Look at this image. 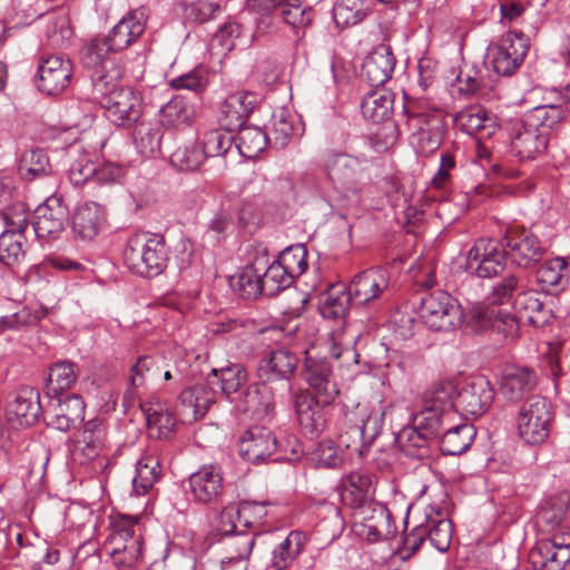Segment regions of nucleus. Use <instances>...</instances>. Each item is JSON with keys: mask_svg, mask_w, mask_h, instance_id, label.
I'll list each match as a JSON object with an SVG mask.
<instances>
[{"mask_svg": "<svg viewBox=\"0 0 570 570\" xmlns=\"http://www.w3.org/2000/svg\"><path fill=\"white\" fill-rule=\"evenodd\" d=\"M286 442L293 455L302 453L301 445L295 438H289ZM276 452H279V455L274 461L285 459L288 449L265 426L250 428L244 433L239 442L240 455L252 463L263 462Z\"/></svg>", "mask_w": 570, "mask_h": 570, "instance_id": "9d476101", "label": "nucleus"}, {"mask_svg": "<svg viewBox=\"0 0 570 570\" xmlns=\"http://www.w3.org/2000/svg\"><path fill=\"white\" fill-rule=\"evenodd\" d=\"M146 27V17L142 10L137 9L114 26L108 36L95 38L82 53V63L87 69L97 71L107 68V62L121 65L117 52L130 46Z\"/></svg>", "mask_w": 570, "mask_h": 570, "instance_id": "20e7f679", "label": "nucleus"}, {"mask_svg": "<svg viewBox=\"0 0 570 570\" xmlns=\"http://www.w3.org/2000/svg\"><path fill=\"white\" fill-rule=\"evenodd\" d=\"M307 250L304 245L289 246L279 258L267 266L262 256L230 275L229 285H293L307 269Z\"/></svg>", "mask_w": 570, "mask_h": 570, "instance_id": "7ed1b4c3", "label": "nucleus"}, {"mask_svg": "<svg viewBox=\"0 0 570 570\" xmlns=\"http://www.w3.org/2000/svg\"><path fill=\"white\" fill-rule=\"evenodd\" d=\"M188 482L195 502L217 503L224 491L223 469L218 464H204L190 474Z\"/></svg>", "mask_w": 570, "mask_h": 570, "instance_id": "412c9836", "label": "nucleus"}, {"mask_svg": "<svg viewBox=\"0 0 570 570\" xmlns=\"http://www.w3.org/2000/svg\"><path fill=\"white\" fill-rule=\"evenodd\" d=\"M244 411L256 419L272 415L275 410V396L267 382L262 381L249 385L243 395Z\"/></svg>", "mask_w": 570, "mask_h": 570, "instance_id": "72a5a7b5", "label": "nucleus"}, {"mask_svg": "<svg viewBox=\"0 0 570 570\" xmlns=\"http://www.w3.org/2000/svg\"><path fill=\"white\" fill-rule=\"evenodd\" d=\"M421 312L428 326L436 332L452 331L463 325V311L448 292L438 288L421 298Z\"/></svg>", "mask_w": 570, "mask_h": 570, "instance_id": "9b49d317", "label": "nucleus"}, {"mask_svg": "<svg viewBox=\"0 0 570 570\" xmlns=\"http://www.w3.org/2000/svg\"><path fill=\"white\" fill-rule=\"evenodd\" d=\"M428 539L433 548L444 552L452 540V522L440 511L426 514L425 521L416 525L406 537L405 546L413 552Z\"/></svg>", "mask_w": 570, "mask_h": 570, "instance_id": "2eb2a0df", "label": "nucleus"}, {"mask_svg": "<svg viewBox=\"0 0 570 570\" xmlns=\"http://www.w3.org/2000/svg\"><path fill=\"white\" fill-rule=\"evenodd\" d=\"M183 414L189 420L203 417L215 401L214 391L206 384H195L179 395Z\"/></svg>", "mask_w": 570, "mask_h": 570, "instance_id": "f704fd0d", "label": "nucleus"}, {"mask_svg": "<svg viewBox=\"0 0 570 570\" xmlns=\"http://www.w3.org/2000/svg\"><path fill=\"white\" fill-rule=\"evenodd\" d=\"M139 409L146 419L148 433L151 438L163 439L170 435L176 421L165 403L153 399L139 403Z\"/></svg>", "mask_w": 570, "mask_h": 570, "instance_id": "2f4dec72", "label": "nucleus"}, {"mask_svg": "<svg viewBox=\"0 0 570 570\" xmlns=\"http://www.w3.org/2000/svg\"><path fill=\"white\" fill-rule=\"evenodd\" d=\"M160 476V464L157 458L145 455L136 464L132 478V491L136 495H145Z\"/></svg>", "mask_w": 570, "mask_h": 570, "instance_id": "603ef678", "label": "nucleus"}, {"mask_svg": "<svg viewBox=\"0 0 570 570\" xmlns=\"http://www.w3.org/2000/svg\"><path fill=\"white\" fill-rule=\"evenodd\" d=\"M372 11V0H337L333 18L337 27L348 28L361 23Z\"/></svg>", "mask_w": 570, "mask_h": 570, "instance_id": "79ce46f5", "label": "nucleus"}, {"mask_svg": "<svg viewBox=\"0 0 570 570\" xmlns=\"http://www.w3.org/2000/svg\"><path fill=\"white\" fill-rule=\"evenodd\" d=\"M530 561L537 570H570V527L558 530L549 541L532 549Z\"/></svg>", "mask_w": 570, "mask_h": 570, "instance_id": "ddd939ff", "label": "nucleus"}, {"mask_svg": "<svg viewBox=\"0 0 570 570\" xmlns=\"http://www.w3.org/2000/svg\"><path fill=\"white\" fill-rule=\"evenodd\" d=\"M455 386L451 381H439L433 383L424 393V403L444 410L448 414L455 416Z\"/></svg>", "mask_w": 570, "mask_h": 570, "instance_id": "6e6d98bb", "label": "nucleus"}, {"mask_svg": "<svg viewBox=\"0 0 570 570\" xmlns=\"http://www.w3.org/2000/svg\"><path fill=\"white\" fill-rule=\"evenodd\" d=\"M394 70V58L387 48L376 49L362 63V77L373 87L389 81Z\"/></svg>", "mask_w": 570, "mask_h": 570, "instance_id": "473e14b6", "label": "nucleus"}, {"mask_svg": "<svg viewBox=\"0 0 570 570\" xmlns=\"http://www.w3.org/2000/svg\"><path fill=\"white\" fill-rule=\"evenodd\" d=\"M503 240L510 249L512 259L521 267H528L542 256L540 240L524 228L508 227Z\"/></svg>", "mask_w": 570, "mask_h": 570, "instance_id": "393cba45", "label": "nucleus"}, {"mask_svg": "<svg viewBox=\"0 0 570 570\" xmlns=\"http://www.w3.org/2000/svg\"><path fill=\"white\" fill-rule=\"evenodd\" d=\"M27 226L26 218L18 223L19 230H4L0 235V263L6 266L19 264L24 257V240L22 229Z\"/></svg>", "mask_w": 570, "mask_h": 570, "instance_id": "a18cd8bd", "label": "nucleus"}, {"mask_svg": "<svg viewBox=\"0 0 570 570\" xmlns=\"http://www.w3.org/2000/svg\"><path fill=\"white\" fill-rule=\"evenodd\" d=\"M340 495L342 502L354 510H358L374 500V485L367 474L352 472L341 479Z\"/></svg>", "mask_w": 570, "mask_h": 570, "instance_id": "cd10ccee", "label": "nucleus"}, {"mask_svg": "<svg viewBox=\"0 0 570 570\" xmlns=\"http://www.w3.org/2000/svg\"><path fill=\"white\" fill-rule=\"evenodd\" d=\"M161 122L166 127L180 128L190 124L194 107L183 96H175L160 109Z\"/></svg>", "mask_w": 570, "mask_h": 570, "instance_id": "5fc2aeb1", "label": "nucleus"}, {"mask_svg": "<svg viewBox=\"0 0 570 570\" xmlns=\"http://www.w3.org/2000/svg\"><path fill=\"white\" fill-rule=\"evenodd\" d=\"M352 301L351 287H326L320 297V312L325 318L344 317Z\"/></svg>", "mask_w": 570, "mask_h": 570, "instance_id": "c03bdc74", "label": "nucleus"}, {"mask_svg": "<svg viewBox=\"0 0 570 570\" xmlns=\"http://www.w3.org/2000/svg\"><path fill=\"white\" fill-rule=\"evenodd\" d=\"M199 142L188 141L178 146L170 155V163L180 170H196L205 161Z\"/></svg>", "mask_w": 570, "mask_h": 570, "instance_id": "bf43d9fd", "label": "nucleus"}, {"mask_svg": "<svg viewBox=\"0 0 570 570\" xmlns=\"http://www.w3.org/2000/svg\"><path fill=\"white\" fill-rule=\"evenodd\" d=\"M403 111L415 151L422 156L435 153L445 132L443 110L429 99H415L406 101Z\"/></svg>", "mask_w": 570, "mask_h": 570, "instance_id": "39448f33", "label": "nucleus"}, {"mask_svg": "<svg viewBox=\"0 0 570 570\" xmlns=\"http://www.w3.org/2000/svg\"><path fill=\"white\" fill-rule=\"evenodd\" d=\"M67 218L68 208L63 205L62 196L52 194L36 209L33 230L40 240L50 242L65 230Z\"/></svg>", "mask_w": 570, "mask_h": 570, "instance_id": "f3484780", "label": "nucleus"}, {"mask_svg": "<svg viewBox=\"0 0 570 570\" xmlns=\"http://www.w3.org/2000/svg\"><path fill=\"white\" fill-rule=\"evenodd\" d=\"M298 365V357L295 352L287 347H278L266 353L258 362L257 375L259 380L267 383L285 382L286 389L291 390V379Z\"/></svg>", "mask_w": 570, "mask_h": 570, "instance_id": "aec40b11", "label": "nucleus"}, {"mask_svg": "<svg viewBox=\"0 0 570 570\" xmlns=\"http://www.w3.org/2000/svg\"><path fill=\"white\" fill-rule=\"evenodd\" d=\"M537 384L533 371L521 366H507L501 376L500 392L509 401L518 402L531 392Z\"/></svg>", "mask_w": 570, "mask_h": 570, "instance_id": "c85d7f7f", "label": "nucleus"}, {"mask_svg": "<svg viewBox=\"0 0 570 570\" xmlns=\"http://www.w3.org/2000/svg\"><path fill=\"white\" fill-rule=\"evenodd\" d=\"M257 96L250 91H236L229 95L220 105L218 124L226 131H235L253 112Z\"/></svg>", "mask_w": 570, "mask_h": 570, "instance_id": "b1692460", "label": "nucleus"}, {"mask_svg": "<svg viewBox=\"0 0 570 570\" xmlns=\"http://www.w3.org/2000/svg\"><path fill=\"white\" fill-rule=\"evenodd\" d=\"M505 252L495 239H479L468 253L466 269L481 278L492 277L503 271Z\"/></svg>", "mask_w": 570, "mask_h": 570, "instance_id": "a211bd4d", "label": "nucleus"}, {"mask_svg": "<svg viewBox=\"0 0 570 570\" xmlns=\"http://www.w3.org/2000/svg\"><path fill=\"white\" fill-rule=\"evenodd\" d=\"M454 124L468 135L490 136L493 132V119L480 105H472L459 111L454 116Z\"/></svg>", "mask_w": 570, "mask_h": 570, "instance_id": "58836bf2", "label": "nucleus"}, {"mask_svg": "<svg viewBox=\"0 0 570 570\" xmlns=\"http://www.w3.org/2000/svg\"><path fill=\"white\" fill-rule=\"evenodd\" d=\"M105 436L106 431L101 420L92 419L83 424L75 446V455L80 463H87L101 453L105 446Z\"/></svg>", "mask_w": 570, "mask_h": 570, "instance_id": "c756f323", "label": "nucleus"}, {"mask_svg": "<svg viewBox=\"0 0 570 570\" xmlns=\"http://www.w3.org/2000/svg\"><path fill=\"white\" fill-rule=\"evenodd\" d=\"M43 35L49 47L55 49L68 48L73 36L68 13L63 10L48 13L45 18Z\"/></svg>", "mask_w": 570, "mask_h": 570, "instance_id": "e433bc0d", "label": "nucleus"}, {"mask_svg": "<svg viewBox=\"0 0 570 570\" xmlns=\"http://www.w3.org/2000/svg\"><path fill=\"white\" fill-rule=\"evenodd\" d=\"M161 376L159 362L149 355H144L137 360L131 367L130 389L125 394V400L134 399L136 390L148 381H156Z\"/></svg>", "mask_w": 570, "mask_h": 570, "instance_id": "8fccbe9b", "label": "nucleus"}, {"mask_svg": "<svg viewBox=\"0 0 570 570\" xmlns=\"http://www.w3.org/2000/svg\"><path fill=\"white\" fill-rule=\"evenodd\" d=\"M86 404L80 395L71 394L58 397L50 405L45 420L49 428L61 432L76 429L85 419Z\"/></svg>", "mask_w": 570, "mask_h": 570, "instance_id": "5701e85b", "label": "nucleus"}, {"mask_svg": "<svg viewBox=\"0 0 570 570\" xmlns=\"http://www.w3.org/2000/svg\"><path fill=\"white\" fill-rule=\"evenodd\" d=\"M139 518L137 515H119L112 522V530L105 544L107 550L115 548V542L120 540L121 546H128L129 539L141 538L137 532Z\"/></svg>", "mask_w": 570, "mask_h": 570, "instance_id": "680f3d73", "label": "nucleus"}, {"mask_svg": "<svg viewBox=\"0 0 570 570\" xmlns=\"http://www.w3.org/2000/svg\"><path fill=\"white\" fill-rule=\"evenodd\" d=\"M148 232H138L130 235L127 239L124 248V262L127 267L135 274L140 275L144 271H147L144 261L147 253V246L149 242Z\"/></svg>", "mask_w": 570, "mask_h": 570, "instance_id": "3c124183", "label": "nucleus"}, {"mask_svg": "<svg viewBox=\"0 0 570 570\" xmlns=\"http://www.w3.org/2000/svg\"><path fill=\"white\" fill-rule=\"evenodd\" d=\"M41 411L39 393L29 386L18 391L14 400L7 407V426L18 431L32 426Z\"/></svg>", "mask_w": 570, "mask_h": 570, "instance_id": "4be33fe9", "label": "nucleus"}, {"mask_svg": "<svg viewBox=\"0 0 570 570\" xmlns=\"http://www.w3.org/2000/svg\"><path fill=\"white\" fill-rule=\"evenodd\" d=\"M78 379V366L76 363L69 361H61L55 363L48 374L47 379V394L56 397L63 391L72 387Z\"/></svg>", "mask_w": 570, "mask_h": 570, "instance_id": "49530a36", "label": "nucleus"}, {"mask_svg": "<svg viewBox=\"0 0 570 570\" xmlns=\"http://www.w3.org/2000/svg\"><path fill=\"white\" fill-rule=\"evenodd\" d=\"M295 132L294 119L289 112L285 109L275 110L271 119L269 141L275 146L285 147Z\"/></svg>", "mask_w": 570, "mask_h": 570, "instance_id": "052dcab7", "label": "nucleus"}, {"mask_svg": "<svg viewBox=\"0 0 570 570\" xmlns=\"http://www.w3.org/2000/svg\"><path fill=\"white\" fill-rule=\"evenodd\" d=\"M305 534L302 531H291L285 539L277 543L272 551L271 568L285 570L301 554L305 546Z\"/></svg>", "mask_w": 570, "mask_h": 570, "instance_id": "a19ab883", "label": "nucleus"}, {"mask_svg": "<svg viewBox=\"0 0 570 570\" xmlns=\"http://www.w3.org/2000/svg\"><path fill=\"white\" fill-rule=\"evenodd\" d=\"M529 50V40L521 32L504 33L497 45L490 48L493 70L500 76H511L522 65Z\"/></svg>", "mask_w": 570, "mask_h": 570, "instance_id": "f8f14e48", "label": "nucleus"}, {"mask_svg": "<svg viewBox=\"0 0 570 570\" xmlns=\"http://www.w3.org/2000/svg\"><path fill=\"white\" fill-rule=\"evenodd\" d=\"M39 0H11L6 19L13 27H22L31 23L42 14L38 7Z\"/></svg>", "mask_w": 570, "mask_h": 570, "instance_id": "e2e57ef3", "label": "nucleus"}, {"mask_svg": "<svg viewBox=\"0 0 570 570\" xmlns=\"http://www.w3.org/2000/svg\"><path fill=\"white\" fill-rule=\"evenodd\" d=\"M320 166L328 184V187L322 190L324 196H330L331 191L343 196L358 191L361 164L357 158L328 149L322 154Z\"/></svg>", "mask_w": 570, "mask_h": 570, "instance_id": "6e6552de", "label": "nucleus"}, {"mask_svg": "<svg viewBox=\"0 0 570 570\" xmlns=\"http://www.w3.org/2000/svg\"><path fill=\"white\" fill-rule=\"evenodd\" d=\"M124 76L122 65L107 62V69L91 71L95 98L100 99L105 117L115 126L130 128L142 116V98L131 87L119 86Z\"/></svg>", "mask_w": 570, "mask_h": 570, "instance_id": "f257e3e1", "label": "nucleus"}, {"mask_svg": "<svg viewBox=\"0 0 570 570\" xmlns=\"http://www.w3.org/2000/svg\"><path fill=\"white\" fill-rule=\"evenodd\" d=\"M304 380L315 392L316 399L308 392L297 393L294 399V407L302 430L314 438L326 428V419L320 404L333 403L338 394V389L333 380L332 366L325 360L307 357Z\"/></svg>", "mask_w": 570, "mask_h": 570, "instance_id": "f03ea898", "label": "nucleus"}, {"mask_svg": "<svg viewBox=\"0 0 570 570\" xmlns=\"http://www.w3.org/2000/svg\"><path fill=\"white\" fill-rule=\"evenodd\" d=\"M384 411L367 404H357L354 410L344 414L345 432L340 433V441L348 452L364 455L384 425Z\"/></svg>", "mask_w": 570, "mask_h": 570, "instance_id": "0eeeda50", "label": "nucleus"}, {"mask_svg": "<svg viewBox=\"0 0 570 570\" xmlns=\"http://www.w3.org/2000/svg\"><path fill=\"white\" fill-rule=\"evenodd\" d=\"M168 261V252L165 237L161 234L149 235L147 253L144 261L147 271L141 273L142 277H154L159 275L166 267Z\"/></svg>", "mask_w": 570, "mask_h": 570, "instance_id": "864d4df0", "label": "nucleus"}, {"mask_svg": "<svg viewBox=\"0 0 570 570\" xmlns=\"http://www.w3.org/2000/svg\"><path fill=\"white\" fill-rule=\"evenodd\" d=\"M213 375L218 379L220 390L227 396L237 392L247 379V374L240 364H230L219 370L214 368Z\"/></svg>", "mask_w": 570, "mask_h": 570, "instance_id": "69168bd1", "label": "nucleus"}, {"mask_svg": "<svg viewBox=\"0 0 570 570\" xmlns=\"http://www.w3.org/2000/svg\"><path fill=\"white\" fill-rule=\"evenodd\" d=\"M233 132L222 128L206 132L199 144L205 158L226 154L234 141Z\"/></svg>", "mask_w": 570, "mask_h": 570, "instance_id": "0e129e2a", "label": "nucleus"}, {"mask_svg": "<svg viewBox=\"0 0 570 570\" xmlns=\"http://www.w3.org/2000/svg\"><path fill=\"white\" fill-rule=\"evenodd\" d=\"M236 147L246 158H255L263 153L269 142V136L257 126H242L237 129Z\"/></svg>", "mask_w": 570, "mask_h": 570, "instance_id": "de8ad7c7", "label": "nucleus"}, {"mask_svg": "<svg viewBox=\"0 0 570 570\" xmlns=\"http://www.w3.org/2000/svg\"><path fill=\"white\" fill-rule=\"evenodd\" d=\"M356 511L354 531L363 540L377 542L395 534L391 513L381 502L373 501Z\"/></svg>", "mask_w": 570, "mask_h": 570, "instance_id": "4468645a", "label": "nucleus"}, {"mask_svg": "<svg viewBox=\"0 0 570 570\" xmlns=\"http://www.w3.org/2000/svg\"><path fill=\"white\" fill-rule=\"evenodd\" d=\"M563 117L562 105L546 104L527 111L522 121L525 128L534 129L550 140L552 134L559 129Z\"/></svg>", "mask_w": 570, "mask_h": 570, "instance_id": "7c9ffc66", "label": "nucleus"}, {"mask_svg": "<svg viewBox=\"0 0 570 570\" xmlns=\"http://www.w3.org/2000/svg\"><path fill=\"white\" fill-rule=\"evenodd\" d=\"M553 420L551 402L540 395L529 397L517 416L519 436L528 444H542L550 434Z\"/></svg>", "mask_w": 570, "mask_h": 570, "instance_id": "1a4fd4ad", "label": "nucleus"}, {"mask_svg": "<svg viewBox=\"0 0 570 570\" xmlns=\"http://www.w3.org/2000/svg\"><path fill=\"white\" fill-rule=\"evenodd\" d=\"M539 285H560L570 282V266L566 258L554 257L544 262L537 271Z\"/></svg>", "mask_w": 570, "mask_h": 570, "instance_id": "4d7b16f0", "label": "nucleus"}, {"mask_svg": "<svg viewBox=\"0 0 570 570\" xmlns=\"http://www.w3.org/2000/svg\"><path fill=\"white\" fill-rule=\"evenodd\" d=\"M361 109L363 117L374 124L387 120L393 111L392 95L386 91H373L363 98Z\"/></svg>", "mask_w": 570, "mask_h": 570, "instance_id": "09e8293b", "label": "nucleus"}, {"mask_svg": "<svg viewBox=\"0 0 570 570\" xmlns=\"http://www.w3.org/2000/svg\"><path fill=\"white\" fill-rule=\"evenodd\" d=\"M514 287H492L484 302L474 304L468 313L463 312V324L478 332L488 328L498 332L512 331L517 326L515 317L508 309L512 302Z\"/></svg>", "mask_w": 570, "mask_h": 570, "instance_id": "423d86ee", "label": "nucleus"}, {"mask_svg": "<svg viewBox=\"0 0 570 570\" xmlns=\"http://www.w3.org/2000/svg\"><path fill=\"white\" fill-rule=\"evenodd\" d=\"M549 140L534 129L525 128L524 124L515 130L511 139V149L520 160L534 159L546 151Z\"/></svg>", "mask_w": 570, "mask_h": 570, "instance_id": "4c0bfd02", "label": "nucleus"}, {"mask_svg": "<svg viewBox=\"0 0 570 570\" xmlns=\"http://www.w3.org/2000/svg\"><path fill=\"white\" fill-rule=\"evenodd\" d=\"M494 399V390L484 376H471L455 394V411L465 415L481 416Z\"/></svg>", "mask_w": 570, "mask_h": 570, "instance_id": "dca6fc26", "label": "nucleus"}, {"mask_svg": "<svg viewBox=\"0 0 570 570\" xmlns=\"http://www.w3.org/2000/svg\"><path fill=\"white\" fill-rule=\"evenodd\" d=\"M537 520L538 523L544 524L552 534L558 530H566V527H570L567 499L564 497L544 499L539 507Z\"/></svg>", "mask_w": 570, "mask_h": 570, "instance_id": "c9c22d12", "label": "nucleus"}, {"mask_svg": "<svg viewBox=\"0 0 570 570\" xmlns=\"http://www.w3.org/2000/svg\"><path fill=\"white\" fill-rule=\"evenodd\" d=\"M475 434V428L470 423L449 424L440 435V450L444 455H460L471 446Z\"/></svg>", "mask_w": 570, "mask_h": 570, "instance_id": "ea45409f", "label": "nucleus"}, {"mask_svg": "<svg viewBox=\"0 0 570 570\" xmlns=\"http://www.w3.org/2000/svg\"><path fill=\"white\" fill-rule=\"evenodd\" d=\"M344 444L335 443L332 440H324L320 442L312 453V459L318 466L327 469H337L343 465L346 460V449Z\"/></svg>", "mask_w": 570, "mask_h": 570, "instance_id": "13d9d810", "label": "nucleus"}, {"mask_svg": "<svg viewBox=\"0 0 570 570\" xmlns=\"http://www.w3.org/2000/svg\"><path fill=\"white\" fill-rule=\"evenodd\" d=\"M106 222V209L96 202H86L73 213L72 233L78 239L90 242L99 235Z\"/></svg>", "mask_w": 570, "mask_h": 570, "instance_id": "bb28decb", "label": "nucleus"}, {"mask_svg": "<svg viewBox=\"0 0 570 570\" xmlns=\"http://www.w3.org/2000/svg\"><path fill=\"white\" fill-rule=\"evenodd\" d=\"M53 269L72 273L87 283L100 282L94 269L66 257L51 258L49 263L31 266L24 274V281L29 284L50 283Z\"/></svg>", "mask_w": 570, "mask_h": 570, "instance_id": "a878e982", "label": "nucleus"}, {"mask_svg": "<svg viewBox=\"0 0 570 570\" xmlns=\"http://www.w3.org/2000/svg\"><path fill=\"white\" fill-rule=\"evenodd\" d=\"M161 129L159 126L141 124L137 130L136 147L144 157H151L160 149Z\"/></svg>", "mask_w": 570, "mask_h": 570, "instance_id": "774afa93", "label": "nucleus"}, {"mask_svg": "<svg viewBox=\"0 0 570 570\" xmlns=\"http://www.w3.org/2000/svg\"><path fill=\"white\" fill-rule=\"evenodd\" d=\"M278 12L284 22L292 28H303L312 21V10L303 7L302 0H283Z\"/></svg>", "mask_w": 570, "mask_h": 570, "instance_id": "338daca9", "label": "nucleus"}, {"mask_svg": "<svg viewBox=\"0 0 570 570\" xmlns=\"http://www.w3.org/2000/svg\"><path fill=\"white\" fill-rule=\"evenodd\" d=\"M454 416L435 406L424 403L423 409L413 416L415 429L430 439L439 438Z\"/></svg>", "mask_w": 570, "mask_h": 570, "instance_id": "37998d69", "label": "nucleus"}, {"mask_svg": "<svg viewBox=\"0 0 570 570\" xmlns=\"http://www.w3.org/2000/svg\"><path fill=\"white\" fill-rule=\"evenodd\" d=\"M73 65L60 55L41 58L38 65V89L49 96L61 94L70 83Z\"/></svg>", "mask_w": 570, "mask_h": 570, "instance_id": "6ab92c4d", "label": "nucleus"}]
</instances>
